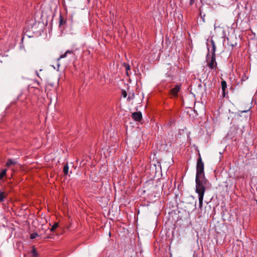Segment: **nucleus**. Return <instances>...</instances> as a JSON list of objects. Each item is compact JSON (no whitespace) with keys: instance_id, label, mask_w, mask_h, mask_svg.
<instances>
[{"instance_id":"nucleus-6","label":"nucleus","mask_w":257,"mask_h":257,"mask_svg":"<svg viewBox=\"0 0 257 257\" xmlns=\"http://www.w3.org/2000/svg\"><path fill=\"white\" fill-rule=\"evenodd\" d=\"M17 163V162L15 160H13L11 159H8L7 160V162L6 163V166L7 167H10L12 165H15V164H16Z\"/></svg>"},{"instance_id":"nucleus-2","label":"nucleus","mask_w":257,"mask_h":257,"mask_svg":"<svg viewBox=\"0 0 257 257\" xmlns=\"http://www.w3.org/2000/svg\"><path fill=\"white\" fill-rule=\"evenodd\" d=\"M211 48L210 50L209 47H208V53L206 56V61L208 67L212 70H216L217 64L216 61L215 50L216 46L213 40L210 41Z\"/></svg>"},{"instance_id":"nucleus-4","label":"nucleus","mask_w":257,"mask_h":257,"mask_svg":"<svg viewBox=\"0 0 257 257\" xmlns=\"http://www.w3.org/2000/svg\"><path fill=\"white\" fill-rule=\"evenodd\" d=\"M132 117L136 121H141L142 119V114L141 112L138 111L133 113L132 114Z\"/></svg>"},{"instance_id":"nucleus-12","label":"nucleus","mask_w":257,"mask_h":257,"mask_svg":"<svg viewBox=\"0 0 257 257\" xmlns=\"http://www.w3.org/2000/svg\"><path fill=\"white\" fill-rule=\"evenodd\" d=\"M65 23V21L63 20V17L61 15L59 17V26H62L63 25V24Z\"/></svg>"},{"instance_id":"nucleus-14","label":"nucleus","mask_w":257,"mask_h":257,"mask_svg":"<svg viewBox=\"0 0 257 257\" xmlns=\"http://www.w3.org/2000/svg\"><path fill=\"white\" fill-rule=\"evenodd\" d=\"M134 98H135V94H134V93H133L132 94H129V95H128L127 99L128 101H130L131 100L134 99Z\"/></svg>"},{"instance_id":"nucleus-22","label":"nucleus","mask_w":257,"mask_h":257,"mask_svg":"<svg viewBox=\"0 0 257 257\" xmlns=\"http://www.w3.org/2000/svg\"><path fill=\"white\" fill-rule=\"evenodd\" d=\"M203 21L204 22V18H202Z\"/></svg>"},{"instance_id":"nucleus-20","label":"nucleus","mask_w":257,"mask_h":257,"mask_svg":"<svg viewBox=\"0 0 257 257\" xmlns=\"http://www.w3.org/2000/svg\"><path fill=\"white\" fill-rule=\"evenodd\" d=\"M236 44H237L235 43V44H231V46H232V47H233V46H236Z\"/></svg>"},{"instance_id":"nucleus-1","label":"nucleus","mask_w":257,"mask_h":257,"mask_svg":"<svg viewBox=\"0 0 257 257\" xmlns=\"http://www.w3.org/2000/svg\"><path fill=\"white\" fill-rule=\"evenodd\" d=\"M204 164L202 160L200 154L197 159L196 165V174L195 178L196 192L198 195L199 207L202 208L203 197L206 188L209 184L208 180L206 178L204 173Z\"/></svg>"},{"instance_id":"nucleus-3","label":"nucleus","mask_w":257,"mask_h":257,"mask_svg":"<svg viewBox=\"0 0 257 257\" xmlns=\"http://www.w3.org/2000/svg\"><path fill=\"white\" fill-rule=\"evenodd\" d=\"M181 84H177L175 86L171 89L170 91V94L172 96L177 97L178 93L181 90Z\"/></svg>"},{"instance_id":"nucleus-9","label":"nucleus","mask_w":257,"mask_h":257,"mask_svg":"<svg viewBox=\"0 0 257 257\" xmlns=\"http://www.w3.org/2000/svg\"><path fill=\"white\" fill-rule=\"evenodd\" d=\"M69 171V166L68 164H66L64 165L63 167V173L65 175H67L68 174Z\"/></svg>"},{"instance_id":"nucleus-11","label":"nucleus","mask_w":257,"mask_h":257,"mask_svg":"<svg viewBox=\"0 0 257 257\" xmlns=\"http://www.w3.org/2000/svg\"><path fill=\"white\" fill-rule=\"evenodd\" d=\"M31 253L32 257H37L38 255V253L34 247L32 250Z\"/></svg>"},{"instance_id":"nucleus-21","label":"nucleus","mask_w":257,"mask_h":257,"mask_svg":"<svg viewBox=\"0 0 257 257\" xmlns=\"http://www.w3.org/2000/svg\"><path fill=\"white\" fill-rule=\"evenodd\" d=\"M247 111V110H244V111H242V112H246Z\"/></svg>"},{"instance_id":"nucleus-15","label":"nucleus","mask_w":257,"mask_h":257,"mask_svg":"<svg viewBox=\"0 0 257 257\" xmlns=\"http://www.w3.org/2000/svg\"><path fill=\"white\" fill-rule=\"evenodd\" d=\"M124 66L125 68L126 73L127 75H128V71L130 70V66L128 64L125 63L124 64Z\"/></svg>"},{"instance_id":"nucleus-10","label":"nucleus","mask_w":257,"mask_h":257,"mask_svg":"<svg viewBox=\"0 0 257 257\" xmlns=\"http://www.w3.org/2000/svg\"><path fill=\"white\" fill-rule=\"evenodd\" d=\"M7 170L6 169H3L0 173V180H2L5 176L6 175Z\"/></svg>"},{"instance_id":"nucleus-7","label":"nucleus","mask_w":257,"mask_h":257,"mask_svg":"<svg viewBox=\"0 0 257 257\" xmlns=\"http://www.w3.org/2000/svg\"><path fill=\"white\" fill-rule=\"evenodd\" d=\"M7 194L4 191L0 190V202H3L6 198Z\"/></svg>"},{"instance_id":"nucleus-8","label":"nucleus","mask_w":257,"mask_h":257,"mask_svg":"<svg viewBox=\"0 0 257 257\" xmlns=\"http://www.w3.org/2000/svg\"><path fill=\"white\" fill-rule=\"evenodd\" d=\"M73 53V51L72 50H67L64 54L60 56L59 59L65 58L68 54H71Z\"/></svg>"},{"instance_id":"nucleus-17","label":"nucleus","mask_w":257,"mask_h":257,"mask_svg":"<svg viewBox=\"0 0 257 257\" xmlns=\"http://www.w3.org/2000/svg\"><path fill=\"white\" fill-rule=\"evenodd\" d=\"M122 93V96L124 98H125L127 96V92L125 90H123L122 91V93Z\"/></svg>"},{"instance_id":"nucleus-19","label":"nucleus","mask_w":257,"mask_h":257,"mask_svg":"<svg viewBox=\"0 0 257 257\" xmlns=\"http://www.w3.org/2000/svg\"><path fill=\"white\" fill-rule=\"evenodd\" d=\"M173 123V120H170L169 122H168V124L171 125Z\"/></svg>"},{"instance_id":"nucleus-16","label":"nucleus","mask_w":257,"mask_h":257,"mask_svg":"<svg viewBox=\"0 0 257 257\" xmlns=\"http://www.w3.org/2000/svg\"><path fill=\"white\" fill-rule=\"evenodd\" d=\"M38 236H39V235L37 233H33L30 235V238L33 239L35 238L36 237H37Z\"/></svg>"},{"instance_id":"nucleus-18","label":"nucleus","mask_w":257,"mask_h":257,"mask_svg":"<svg viewBox=\"0 0 257 257\" xmlns=\"http://www.w3.org/2000/svg\"><path fill=\"white\" fill-rule=\"evenodd\" d=\"M195 1V0H190V2H189L190 5V6L192 5L194 3Z\"/></svg>"},{"instance_id":"nucleus-5","label":"nucleus","mask_w":257,"mask_h":257,"mask_svg":"<svg viewBox=\"0 0 257 257\" xmlns=\"http://www.w3.org/2000/svg\"><path fill=\"white\" fill-rule=\"evenodd\" d=\"M221 88L222 90V96L223 97H225V89L227 87L226 82L225 80H223L221 82Z\"/></svg>"},{"instance_id":"nucleus-13","label":"nucleus","mask_w":257,"mask_h":257,"mask_svg":"<svg viewBox=\"0 0 257 257\" xmlns=\"http://www.w3.org/2000/svg\"><path fill=\"white\" fill-rule=\"evenodd\" d=\"M58 226V223L57 222H56L52 226L51 228V231H54L55 229Z\"/></svg>"}]
</instances>
